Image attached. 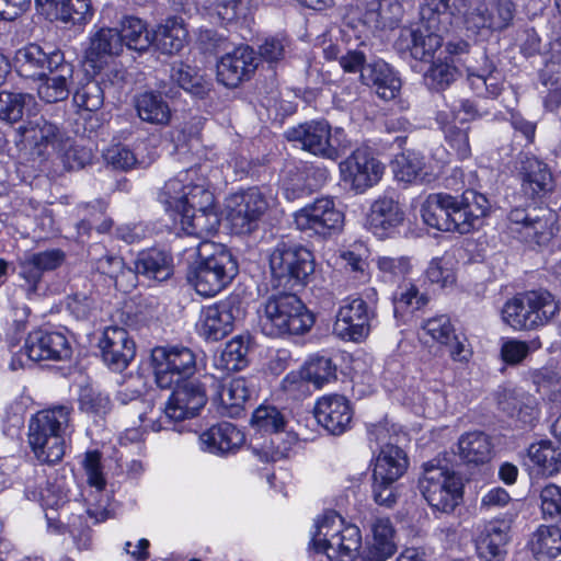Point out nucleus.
Instances as JSON below:
<instances>
[{
  "instance_id": "15",
  "label": "nucleus",
  "mask_w": 561,
  "mask_h": 561,
  "mask_svg": "<svg viewBox=\"0 0 561 561\" xmlns=\"http://www.w3.org/2000/svg\"><path fill=\"white\" fill-rule=\"evenodd\" d=\"M151 364L157 386L171 389L175 383L191 379L196 371V356L187 347L157 346L151 352Z\"/></svg>"
},
{
  "instance_id": "9",
  "label": "nucleus",
  "mask_w": 561,
  "mask_h": 561,
  "mask_svg": "<svg viewBox=\"0 0 561 561\" xmlns=\"http://www.w3.org/2000/svg\"><path fill=\"white\" fill-rule=\"evenodd\" d=\"M419 490L428 505L442 513H451L462 499L461 479L449 467L446 456L423 465Z\"/></svg>"
},
{
  "instance_id": "1",
  "label": "nucleus",
  "mask_w": 561,
  "mask_h": 561,
  "mask_svg": "<svg viewBox=\"0 0 561 561\" xmlns=\"http://www.w3.org/2000/svg\"><path fill=\"white\" fill-rule=\"evenodd\" d=\"M168 210L175 213L174 221L192 237H204L218 230L220 220L214 209V195L201 165L183 170L165 182L159 195Z\"/></svg>"
},
{
  "instance_id": "27",
  "label": "nucleus",
  "mask_w": 561,
  "mask_h": 561,
  "mask_svg": "<svg viewBox=\"0 0 561 561\" xmlns=\"http://www.w3.org/2000/svg\"><path fill=\"white\" fill-rule=\"evenodd\" d=\"M336 379V366L332 359L324 355L311 356L298 373L288 374L282 385L286 391L299 389L304 381L311 382L320 389Z\"/></svg>"
},
{
  "instance_id": "57",
  "label": "nucleus",
  "mask_w": 561,
  "mask_h": 561,
  "mask_svg": "<svg viewBox=\"0 0 561 561\" xmlns=\"http://www.w3.org/2000/svg\"><path fill=\"white\" fill-rule=\"evenodd\" d=\"M458 76L455 66L448 62H433L424 73V83L432 91H444Z\"/></svg>"
},
{
  "instance_id": "35",
  "label": "nucleus",
  "mask_w": 561,
  "mask_h": 561,
  "mask_svg": "<svg viewBox=\"0 0 561 561\" xmlns=\"http://www.w3.org/2000/svg\"><path fill=\"white\" fill-rule=\"evenodd\" d=\"M362 82L366 85H373L377 95L385 100H393L400 92L401 80L393 69L383 61H376L366 65L360 75Z\"/></svg>"
},
{
  "instance_id": "25",
  "label": "nucleus",
  "mask_w": 561,
  "mask_h": 561,
  "mask_svg": "<svg viewBox=\"0 0 561 561\" xmlns=\"http://www.w3.org/2000/svg\"><path fill=\"white\" fill-rule=\"evenodd\" d=\"M314 417L330 434L337 436L350 428L353 411L344 396L328 394L317 401Z\"/></svg>"
},
{
  "instance_id": "26",
  "label": "nucleus",
  "mask_w": 561,
  "mask_h": 561,
  "mask_svg": "<svg viewBox=\"0 0 561 561\" xmlns=\"http://www.w3.org/2000/svg\"><path fill=\"white\" fill-rule=\"evenodd\" d=\"M516 170L522 181V190L529 197H542L553 190L550 168L535 156L520 154Z\"/></svg>"
},
{
  "instance_id": "46",
  "label": "nucleus",
  "mask_w": 561,
  "mask_h": 561,
  "mask_svg": "<svg viewBox=\"0 0 561 561\" xmlns=\"http://www.w3.org/2000/svg\"><path fill=\"white\" fill-rule=\"evenodd\" d=\"M170 79L179 88L198 99H204L210 90L203 77L197 75L191 66L183 62H174L171 66Z\"/></svg>"
},
{
  "instance_id": "53",
  "label": "nucleus",
  "mask_w": 561,
  "mask_h": 561,
  "mask_svg": "<svg viewBox=\"0 0 561 561\" xmlns=\"http://www.w3.org/2000/svg\"><path fill=\"white\" fill-rule=\"evenodd\" d=\"M94 267L100 274L113 280L117 288L123 286L124 278H137L134 271L126 267L123 259L116 255L105 254L95 261Z\"/></svg>"
},
{
  "instance_id": "44",
  "label": "nucleus",
  "mask_w": 561,
  "mask_h": 561,
  "mask_svg": "<svg viewBox=\"0 0 561 561\" xmlns=\"http://www.w3.org/2000/svg\"><path fill=\"white\" fill-rule=\"evenodd\" d=\"M30 128L20 127L21 133H30L38 154H43L48 147H57L64 139L60 128L43 117L30 123Z\"/></svg>"
},
{
  "instance_id": "16",
  "label": "nucleus",
  "mask_w": 561,
  "mask_h": 561,
  "mask_svg": "<svg viewBox=\"0 0 561 561\" xmlns=\"http://www.w3.org/2000/svg\"><path fill=\"white\" fill-rule=\"evenodd\" d=\"M296 228L309 236L328 238L339 232L344 225V214L334 199L324 196L307 204L294 214Z\"/></svg>"
},
{
  "instance_id": "14",
  "label": "nucleus",
  "mask_w": 561,
  "mask_h": 561,
  "mask_svg": "<svg viewBox=\"0 0 561 561\" xmlns=\"http://www.w3.org/2000/svg\"><path fill=\"white\" fill-rule=\"evenodd\" d=\"M341 136L342 129H336L332 135L331 126L323 119L306 122L285 131L288 141L298 144L313 156L332 161H336L347 148L342 144Z\"/></svg>"
},
{
  "instance_id": "33",
  "label": "nucleus",
  "mask_w": 561,
  "mask_h": 561,
  "mask_svg": "<svg viewBox=\"0 0 561 561\" xmlns=\"http://www.w3.org/2000/svg\"><path fill=\"white\" fill-rule=\"evenodd\" d=\"M203 448L209 453L225 455L239 449L244 440V434L229 422L211 426L199 436Z\"/></svg>"
},
{
  "instance_id": "11",
  "label": "nucleus",
  "mask_w": 561,
  "mask_h": 561,
  "mask_svg": "<svg viewBox=\"0 0 561 561\" xmlns=\"http://www.w3.org/2000/svg\"><path fill=\"white\" fill-rule=\"evenodd\" d=\"M559 312V304L547 290H531L507 300L503 321L515 330H530L549 322Z\"/></svg>"
},
{
  "instance_id": "43",
  "label": "nucleus",
  "mask_w": 561,
  "mask_h": 561,
  "mask_svg": "<svg viewBox=\"0 0 561 561\" xmlns=\"http://www.w3.org/2000/svg\"><path fill=\"white\" fill-rule=\"evenodd\" d=\"M119 35L123 45L137 51H146L152 46V33L148 31L146 23L134 15H125L119 22Z\"/></svg>"
},
{
  "instance_id": "64",
  "label": "nucleus",
  "mask_w": 561,
  "mask_h": 561,
  "mask_svg": "<svg viewBox=\"0 0 561 561\" xmlns=\"http://www.w3.org/2000/svg\"><path fill=\"white\" fill-rule=\"evenodd\" d=\"M428 298L419 293V289L410 284L401 289V291L394 297V310L404 309L411 307L412 309H420L425 306Z\"/></svg>"
},
{
  "instance_id": "34",
  "label": "nucleus",
  "mask_w": 561,
  "mask_h": 561,
  "mask_svg": "<svg viewBox=\"0 0 561 561\" xmlns=\"http://www.w3.org/2000/svg\"><path fill=\"white\" fill-rule=\"evenodd\" d=\"M234 316L229 302L208 306L201 317V334L210 341H219L232 331Z\"/></svg>"
},
{
  "instance_id": "24",
  "label": "nucleus",
  "mask_w": 561,
  "mask_h": 561,
  "mask_svg": "<svg viewBox=\"0 0 561 561\" xmlns=\"http://www.w3.org/2000/svg\"><path fill=\"white\" fill-rule=\"evenodd\" d=\"M27 360H61L68 358L71 350L67 337L60 332L36 330L28 334L25 345Z\"/></svg>"
},
{
  "instance_id": "40",
  "label": "nucleus",
  "mask_w": 561,
  "mask_h": 561,
  "mask_svg": "<svg viewBox=\"0 0 561 561\" xmlns=\"http://www.w3.org/2000/svg\"><path fill=\"white\" fill-rule=\"evenodd\" d=\"M403 14L397 0H375L367 4L363 22L373 30L393 28Z\"/></svg>"
},
{
  "instance_id": "30",
  "label": "nucleus",
  "mask_w": 561,
  "mask_h": 561,
  "mask_svg": "<svg viewBox=\"0 0 561 561\" xmlns=\"http://www.w3.org/2000/svg\"><path fill=\"white\" fill-rule=\"evenodd\" d=\"M394 528L387 517H377L370 523L362 557L365 561H386L397 550L393 540Z\"/></svg>"
},
{
  "instance_id": "37",
  "label": "nucleus",
  "mask_w": 561,
  "mask_h": 561,
  "mask_svg": "<svg viewBox=\"0 0 561 561\" xmlns=\"http://www.w3.org/2000/svg\"><path fill=\"white\" fill-rule=\"evenodd\" d=\"M135 270L148 278L163 282L173 274V257L168 251L159 248L146 249L138 253Z\"/></svg>"
},
{
  "instance_id": "10",
  "label": "nucleus",
  "mask_w": 561,
  "mask_h": 561,
  "mask_svg": "<svg viewBox=\"0 0 561 561\" xmlns=\"http://www.w3.org/2000/svg\"><path fill=\"white\" fill-rule=\"evenodd\" d=\"M270 268L276 286L295 290L308 284L314 272V257L304 245L279 242L270 254Z\"/></svg>"
},
{
  "instance_id": "31",
  "label": "nucleus",
  "mask_w": 561,
  "mask_h": 561,
  "mask_svg": "<svg viewBox=\"0 0 561 561\" xmlns=\"http://www.w3.org/2000/svg\"><path fill=\"white\" fill-rule=\"evenodd\" d=\"M54 67L37 88V94L46 103L64 101L69 95V83L73 76V66L66 58H53Z\"/></svg>"
},
{
  "instance_id": "52",
  "label": "nucleus",
  "mask_w": 561,
  "mask_h": 561,
  "mask_svg": "<svg viewBox=\"0 0 561 561\" xmlns=\"http://www.w3.org/2000/svg\"><path fill=\"white\" fill-rule=\"evenodd\" d=\"M123 46V39L117 28L102 27L91 38L90 54L98 57L118 55Z\"/></svg>"
},
{
  "instance_id": "48",
  "label": "nucleus",
  "mask_w": 561,
  "mask_h": 561,
  "mask_svg": "<svg viewBox=\"0 0 561 561\" xmlns=\"http://www.w3.org/2000/svg\"><path fill=\"white\" fill-rule=\"evenodd\" d=\"M528 457L543 474L552 476L561 469V449L549 440L531 444Z\"/></svg>"
},
{
  "instance_id": "19",
  "label": "nucleus",
  "mask_w": 561,
  "mask_h": 561,
  "mask_svg": "<svg viewBox=\"0 0 561 561\" xmlns=\"http://www.w3.org/2000/svg\"><path fill=\"white\" fill-rule=\"evenodd\" d=\"M267 201L256 187L232 194L227 204L228 219L238 234L251 233L267 209Z\"/></svg>"
},
{
  "instance_id": "51",
  "label": "nucleus",
  "mask_w": 561,
  "mask_h": 561,
  "mask_svg": "<svg viewBox=\"0 0 561 561\" xmlns=\"http://www.w3.org/2000/svg\"><path fill=\"white\" fill-rule=\"evenodd\" d=\"M93 15L90 0H62L58 8V16L53 21H59L65 24L83 25L88 23Z\"/></svg>"
},
{
  "instance_id": "2",
  "label": "nucleus",
  "mask_w": 561,
  "mask_h": 561,
  "mask_svg": "<svg viewBox=\"0 0 561 561\" xmlns=\"http://www.w3.org/2000/svg\"><path fill=\"white\" fill-rule=\"evenodd\" d=\"M491 204L484 194L466 190L460 195L436 193L422 205L423 221L439 231L467 234L483 226Z\"/></svg>"
},
{
  "instance_id": "58",
  "label": "nucleus",
  "mask_w": 561,
  "mask_h": 561,
  "mask_svg": "<svg viewBox=\"0 0 561 561\" xmlns=\"http://www.w3.org/2000/svg\"><path fill=\"white\" fill-rule=\"evenodd\" d=\"M103 158L114 170L129 171L140 164L136 154L124 145H114L107 148Z\"/></svg>"
},
{
  "instance_id": "18",
  "label": "nucleus",
  "mask_w": 561,
  "mask_h": 561,
  "mask_svg": "<svg viewBox=\"0 0 561 561\" xmlns=\"http://www.w3.org/2000/svg\"><path fill=\"white\" fill-rule=\"evenodd\" d=\"M339 167L342 181L358 194L375 186L385 171L383 164L367 148L354 150Z\"/></svg>"
},
{
  "instance_id": "21",
  "label": "nucleus",
  "mask_w": 561,
  "mask_h": 561,
  "mask_svg": "<svg viewBox=\"0 0 561 561\" xmlns=\"http://www.w3.org/2000/svg\"><path fill=\"white\" fill-rule=\"evenodd\" d=\"M259 66V57L249 45L234 47L227 51L218 62V80L228 88H237L242 81L249 80Z\"/></svg>"
},
{
  "instance_id": "39",
  "label": "nucleus",
  "mask_w": 561,
  "mask_h": 561,
  "mask_svg": "<svg viewBox=\"0 0 561 561\" xmlns=\"http://www.w3.org/2000/svg\"><path fill=\"white\" fill-rule=\"evenodd\" d=\"M458 456L467 465H484L493 455L490 437L483 432H470L460 436L457 444Z\"/></svg>"
},
{
  "instance_id": "61",
  "label": "nucleus",
  "mask_w": 561,
  "mask_h": 561,
  "mask_svg": "<svg viewBox=\"0 0 561 561\" xmlns=\"http://www.w3.org/2000/svg\"><path fill=\"white\" fill-rule=\"evenodd\" d=\"M423 330L440 344H449L455 339V330L447 316L428 319L424 322Z\"/></svg>"
},
{
  "instance_id": "3",
  "label": "nucleus",
  "mask_w": 561,
  "mask_h": 561,
  "mask_svg": "<svg viewBox=\"0 0 561 561\" xmlns=\"http://www.w3.org/2000/svg\"><path fill=\"white\" fill-rule=\"evenodd\" d=\"M183 253L190 264L187 280L201 296L217 295L238 274L237 261L224 244L203 240Z\"/></svg>"
},
{
  "instance_id": "63",
  "label": "nucleus",
  "mask_w": 561,
  "mask_h": 561,
  "mask_svg": "<svg viewBox=\"0 0 561 561\" xmlns=\"http://www.w3.org/2000/svg\"><path fill=\"white\" fill-rule=\"evenodd\" d=\"M377 266L381 273L391 277H404L411 270L410 259L408 256H379Z\"/></svg>"
},
{
  "instance_id": "6",
  "label": "nucleus",
  "mask_w": 561,
  "mask_h": 561,
  "mask_svg": "<svg viewBox=\"0 0 561 561\" xmlns=\"http://www.w3.org/2000/svg\"><path fill=\"white\" fill-rule=\"evenodd\" d=\"M71 412L72 407L68 404L54 405L30 420L28 444L42 463L54 465L62 459Z\"/></svg>"
},
{
  "instance_id": "56",
  "label": "nucleus",
  "mask_w": 561,
  "mask_h": 561,
  "mask_svg": "<svg viewBox=\"0 0 561 561\" xmlns=\"http://www.w3.org/2000/svg\"><path fill=\"white\" fill-rule=\"evenodd\" d=\"M251 424L259 432L272 434L284 431L286 421L277 408L261 405L253 412Z\"/></svg>"
},
{
  "instance_id": "4",
  "label": "nucleus",
  "mask_w": 561,
  "mask_h": 561,
  "mask_svg": "<svg viewBox=\"0 0 561 561\" xmlns=\"http://www.w3.org/2000/svg\"><path fill=\"white\" fill-rule=\"evenodd\" d=\"M438 0H423L420 5V25L403 27L394 42L400 54H409L412 58L428 61L443 44V34L448 32L455 20L449 9L435 5ZM446 0L442 3L445 4Z\"/></svg>"
},
{
  "instance_id": "13",
  "label": "nucleus",
  "mask_w": 561,
  "mask_h": 561,
  "mask_svg": "<svg viewBox=\"0 0 561 561\" xmlns=\"http://www.w3.org/2000/svg\"><path fill=\"white\" fill-rule=\"evenodd\" d=\"M408 468L404 451L392 444L381 447L373 471L371 494L374 501L388 508L398 500L397 481Z\"/></svg>"
},
{
  "instance_id": "22",
  "label": "nucleus",
  "mask_w": 561,
  "mask_h": 561,
  "mask_svg": "<svg viewBox=\"0 0 561 561\" xmlns=\"http://www.w3.org/2000/svg\"><path fill=\"white\" fill-rule=\"evenodd\" d=\"M64 58L65 54L57 48L45 50L35 43L19 48L13 57V68L16 73L30 80H43L54 67L53 58Z\"/></svg>"
},
{
  "instance_id": "38",
  "label": "nucleus",
  "mask_w": 561,
  "mask_h": 561,
  "mask_svg": "<svg viewBox=\"0 0 561 561\" xmlns=\"http://www.w3.org/2000/svg\"><path fill=\"white\" fill-rule=\"evenodd\" d=\"M188 32L182 18H168L152 33V45L162 54L179 53L187 42Z\"/></svg>"
},
{
  "instance_id": "36",
  "label": "nucleus",
  "mask_w": 561,
  "mask_h": 561,
  "mask_svg": "<svg viewBox=\"0 0 561 561\" xmlns=\"http://www.w3.org/2000/svg\"><path fill=\"white\" fill-rule=\"evenodd\" d=\"M510 526L504 520H493L485 525L477 549L485 561H503L506 556Z\"/></svg>"
},
{
  "instance_id": "20",
  "label": "nucleus",
  "mask_w": 561,
  "mask_h": 561,
  "mask_svg": "<svg viewBox=\"0 0 561 561\" xmlns=\"http://www.w3.org/2000/svg\"><path fill=\"white\" fill-rule=\"evenodd\" d=\"M374 309L360 297L346 299L340 307L333 332L341 339L362 342L370 332Z\"/></svg>"
},
{
  "instance_id": "28",
  "label": "nucleus",
  "mask_w": 561,
  "mask_h": 561,
  "mask_svg": "<svg viewBox=\"0 0 561 561\" xmlns=\"http://www.w3.org/2000/svg\"><path fill=\"white\" fill-rule=\"evenodd\" d=\"M162 91H144L134 99L135 108L138 117L148 124L156 126H167L171 122L172 112L163 94L174 98L172 89L167 90L165 85H159Z\"/></svg>"
},
{
  "instance_id": "17",
  "label": "nucleus",
  "mask_w": 561,
  "mask_h": 561,
  "mask_svg": "<svg viewBox=\"0 0 561 561\" xmlns=\"http://www.w3.org/2000/svg\"><path fill=\"white\" fill-rule=\"evenodd\" d=\"M553 218L552 210L547 207H516L507 216V229L523 242L541 244L552 234Z\"/></svg>"
},
{
  "instance_id": "29",
  "label": "nucleus",
  "mask_w": 561,
  "mask_h": 561,
  "mask_svg": "<svg viewBox=\"0 0 561 561\" xmlns=\"http://www.w3.org/2000/svg\"><path fill=\"white\" fill-rule=\"evenodd\" d=\"M65 261V253L53 249L33 253L19 264V275L25 280L27 290L36 293L46 272L55 271Z\"/></svg>"
},
{
  "instance_id": "32",
  "label": "nucleus",
  "mask_w": 561,
  "mask_h": 561,
  "mask_svg": "<svg viewBox=\"0 0 561 561\" xmlns=\"http://www.w3.org/2000/svg\"><path fill=\"white\" fill-rule=\"evenodd\" d=\"M404 214L392 198L382 197L375 201L367 217L369 230L378 238L390 237L402 224Z\"/></svg>"
},
{
  "instance_id": "55",
  "label": "nucleus",
  "mask_w": 561,
  "mask_h": 561,
  "mask_svg": "<svg viewBox=\"0 0 561 561\" xmlns=\"http://www.w3.org/2000/svg\"><path fill=\"white\" fill-rule=\"evenodd\" d=\"M540 347L541 342L539 339L531 341L506 339L502 342L500 354L504 363L514 366L520 364L530 352L539 350Z\"/></svg>"
},
{
  "instance_id": "12",
  "label": "nucleus",
  "mask_w": 561,
  "mask_h": 561,
  "mask_svg": "<svg viewBox=\"0 0 561 561\" xmlns=\"http://www.w3.org/2000/svg\"><path fill=\"white\" fill-rule=\"evenodd\" d=\"M172 393L162 410L160 407L159 412H163V416L153 420L147 413H140L139 419L142 423H148L153 432H159L165 428V422L182 421L196 416L207 402V393L205 385L198 379H186L175 383L172 388Z\"/></svg>"
},
{
  "instance_id": "62",
  "label": "nucleus",
  "mask_w": 561,
  "mask_h": 561,
  "mask_svg": "<svg viewBox=\"0 0 561 561\" xmlns=\"http://www.w3.org/2000/svg\"><path fill=\"white\" fill-rule=\"evenodd\" d=\"M83 465L88 476V483L96 489L91 495L96 499L100 495V491L105 486V479L101 471V454L98 450L88 451Z\"/></svg>"
},
{
  "instance_id": "54",
  "label": "nucleus",
  "mask_w": 561,
  "mask_h": 561,
  "mask_svg": "<svg viewBox=\"0 0 561 561\" xmlns=\"http://www.w3.org/2000/svg\"><path fill=\"white\" fill-rule=\"evenodd\" d=\"M538 493L539 507L542 518L557 520L561 518V486L547 483L535 490Z\"/></svg>"
},
{
  "instance_id": "45",
  "label": "nucleus",
  "mask_w": 561,
  "mask_h": 561,
  "mask_svg": "<svg viewBox=\"0 0 561 561\" xmlns=\"http://www.w3.org/2000/svg\"><path fill=\"white\" fill-rule=\"evenodd\" d=\"M249 340L236 336L226 343L220 355L215 359V366L227 371H237L248 365Z\"/></svg>"
},
{
  "instance_id": "60",
  "label": "nucleus",
  "mask_w": 561,
  "mask_h": 561,
  "mask_svg": "<svg viewBox=\"0 0 561 561\" xmlns=\"http://www.w3.org/2000/svg\"><path fill=\"white\" fill-rule=\"evenodd\" d=\"M444 134L447 145L456 152L459 159L470 157L469 128L448 125L445 127Z\"/></svg>"
},
{
  "instance_id": "42",
  "label": "nucleus",
  "mask_w": 561,
  "mask_h": 561,
  "mask_svg": "<svg viewBox=\"0 0 561 561\" xmlns=\"http://www.w3.org/2000/svg\"><path fill=\"white\" fill-rule=\"evenodd\" d=\"M528 548L538 561L557 558L561 553V528L540 525L531 534Z\"/></svg>"
},
{
  "instance_id": "41",
  "label": "nucleus",
  "mask_w": 561,
  "mask_h": 561,
  "mask_svg": "<svg viewBox=\"0 0 561 561\" xmlns=\"http://www.w3.org/2000/svg\"><path fill=\"white\" fill-rule=\"evenodd\" d=\"M254 379L232 378L220 385L218 400L230 415H237L245 401L255 393Z\"/></svg>"
},
{
  "instance_id": "5",
  "label": "nucleus",
  "mask_w": 561,
  "mask_h": 561,
  "mask_svg": "<svg viewBox=\"0 0 561 561\" xmlns=\"http://www.w3.org/2000/svg\"><path fill=\"white\" fill-rule=\"evenodd\" d=\"M438 0L435 5L451 10L455 20L461 21L470 36L483 41L494 33L511 26L515 15V4L511 0Z\"/></svg>"
},
{
  "instance_id": "50",
  "label": "nucleus",
  "mask_w": 561,
  "mask_h": 561,
  "mask_svg": "<svg viewBox=\"0 0 561 561\" xmlns=\"http://www.w3.org/2000/svg\"><path fill=\"white\" fill-rule=\"evenodd\" d=\"M424 157L416 151L398 154L392 162L393 173L399 181L412 183L422 178Z\"/></svg>"
},
{
  "instance_id": "23",
  "label": "nucleus",
  "mask_w": 561,
  "mask_h": 561,
  "mask_svg": "<svg viewBox=\"0 0 561 561\" xmlns=\"http://www.w3.org/2000/svg\"><path fill=\"white\" fill-rule=\"evenodd\" d=\"M99 347L103 362L113 371L126 369L136 354L135 342L125 329L118 327H108L104 330Z\"/></svg>"
},
{
  "instance_id": "49",
  "label": "nucleus",
  "mask_w": 561,
  "mask_h": 561,
  "mask_svg": "<svg viewBox=\"0 0 561 561\" xmlns=\"http://www.w3.org/2000/svg\"><path fill=\"white\" fill-rule=\"evenodd\" d=\"M34 102L28 93L1 91L0 92V121L14 124L22 119L24 110Z\"/></svg>"
},
{
  "instance_id": "47",
  "label": "nucleus",
  "mask_w": 561,
  "mask_h": 561,
  "mask_svg": "<svg viewBox=\"0 0 561 561\" xmlns=\"http://www.w3.org/2000/svg\"><path fill=\"white\" fill-rule=\"evenodd\" d=\"M110 85L103 80L87 79L81 83L73 94V102L78 107L89 112L100 110L104 104L105 91Z\"/></svg>"
},
{
  "instance_id": "7",
  "label": "nucleus",
  "mask_w": 561,
  "mask_h": 561,
  "mask_svg": "<svg viewBox=\"0 0 561 561\" xmlns=\"http://www.w3.org/2000/svg\"><path fill=\"white\" fill-rule=\"evenodd\" d=\"M310 547L330 561H354L363 547L362 533L356 525L345 524L337 513L329 511L316 520Z\"/></svg>"
},
{
  "instance_id": "8",
  "label": "nucleus",
  "mask_w": 561,
  "mask_h": 561,
  "mask_svg": "<svg viewBox=\"0 0 561 561\" xmlns=\"http://www.w3.org/2000/svg\"><path fill=\"white\" fill-rule=\"evenodd\" d=\"M259 312L262 332L272 337L304 334L314 322L312 313L294 293L272 294Z\"/></svg>"
},
{
  "instance_id": "59",
  "label": "nucleus",
  "mask_w": 561,
  "mask_h": 561,
  "mask_svg": "<svg viewBox=\"0 0 561 561\" xmlns=\"http://www.w3.org/2000/svg\"><path fill=\"white\" fill-rule=\"evenodd\" d=\"M110 405L111 402L107 396L89 387L81 389L79 397L81 411L94 416H103L110 411Z\"/></svg>"
}]
</instances>
